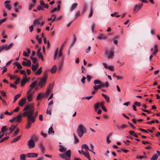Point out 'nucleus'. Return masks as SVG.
Instances as JSON below:
<instances>
[{"label": "nucleus", "mask_w": 160, "mask_h": 160, "mask_svg": "<svg viewBox=\"0 0 160 160\" xmlns=\"http://www.w3.org/2000/svg\"><path fill=\"white\" fill-rule=\"evenodd\" d=\"M23 111H25L23 114L24 116H26L27 117V122L26 128L28 129L31 127L32 123L35 122V118L38 116V112L37 111H36L34 116V109L33 103L26 105Z\"/></svg>", "instance_id": "f257e3e1"}, {"label": "nucleus", "mask_w": 160, "mask_h": 160, "mask_svg": "<svg viewBox=\"0 0 160 160\" xmlns=\"http://www.w3.org/2000/svg\"><path fill=\"white\" fill-rule=\"evenodd\" d=\"M86 129L85 128L82 124H80L78 126L77 131L78 136L80 137H81L84 132H86Z\"/></svg>", "instance_id": "f03ea898"}, {"label": "nucleus", "mask_w": 160, "mask_h": 160, "mask_svg": "<svg viewBox=\"0 0 160 160\" xmlns=\"http://www.w3.org/2000/svg\"><path fill=\"white\" fill-rule=\"evenodd\" d=\"M28 148L29 149L34 148L35 146V143L32 139H30L28 142Z\"/></svg>", "instance_id": "7ed1b4c3"}, {"label": "nucleus", "mask_w": 160, "mask_h": 160, "mask_svg": "<svg viewBox=\"0 0 160 160\" xmlns=\"http://www.w3.org/2000/svg\"><path fill=\"white\" fill-rule=\"evenodd\" d=\"M13 43H11L9 45L8 44H5L3 45H2V50H5L6 51H8L13 46Z\"/></svg>", "instance_id": "20e7f679"}, {"label": "nucleus", "mask_w": 160, "mask_h": 160, "mask_svg": "<svg viewBox=\"0 0 160 160\" xmlns=\"http://www.w3.org/2000/svg\"><path fill=\"white\" fill-rule=\"evenodd\" d=\"M23 114V112L22 114H19L16 117H15V118H16V120L18 123L21 122L22 120V117L26 116H24Z\"/></svg>", "instance_id": "39448f33"}, {"label": "nucleus", "mask_w": 160, "mask_h": 160, "mask_svg": "<svg viewBox=\"0 0 160 160\" xmlns=\"http://www.w3.org/2000/svg\"><path fill=\"white\" fill-rule=\"evenodd\" d=\"M158 45L157 44H155L153 48H152L151 51H152V54L155 55L158 51Z\"/></svg>", "instance_id": "423d86ee"}, {"label": "nucleus", "mask_w": 160, "mask_h": 160, "mask_svg": "<svg viewBox=\"0 0 160 160\" xmlns=\"http://www.w3.org/2000/svg\"><path fill=\"white\" fill-rule=\"evenodd\" d=\"M28 80V79L26 75H25L22 78L21 82V86L22 87L24 86Z\"/></svg>", "instance_id": "0eeeda50"}, {"label": "nucleus", "mask_w": 160, "mask_h": 160, "mask_svg": "<svg viewBox=\"0 0 160 160\" xmlns=\"http://www.w3.org/2000/svg\"><path fill=\"white\" fill-rule=\"evenodd\" d=\"M45 94L44 93H39L37 97V100L38 101H41L42 99L44 97Z\"/></svg>", "instance_id": "6e6552de"}, {"label": "nucleus", "mask_w": 160, "mask_h": 160, "mask_svg": "<svg viewBox=\"0 0 160 160\" xmlns=\"http://www.w3.org/2000/svg\"><path fill=\"white\" fill-rule=\"evenodd\" d=\"M47 82V80L45 79L42 78L41 79L39 82V85L40 86V88H42L45 85Z\"/></svg>", "instance_id": "1a4fd4ad"}, {"label": "nucleus", "mask_w": 160, "mask_h": 160, "mask_svg": "<svg viewBox=\"0 0 160 160\" xmlns=\"http://www.w3.org/2000/svg\"><path fill=\"white\" fill-rule=\"evenodd\" d=\"M142 4H140L138 5H136L134 6L133 11L135 13L137 12L142 7Z\"/></svg>", "instance_id": "9d476101"}, {"label": "nucleus", "mask_w": 160, "mask_h": 160, "mask_svg": "<svg viewBox=\"0 0 160 160\" xmlns=\"http://www.w3.org/2000/svg\"><path fill=\"white\" fill-rule=\"evenodd\" d=\"M106 54L107 55V58L108 59H112L114 56V52L113 49H111L110 52L108 54H107L106 52H105Z\"/></svg>", "instance_id": "9b49d317"}, {"label": "nucleus", "mask_w": 160, "mask_h": 160, "mask_svg": "<svg viewBox=\"0 0 160 160\" xmlns=\"http://www.w3.org/2000/svg\"><path fill=\"white\" fill-rule=\"evenodd\" d=\"M38 154L35 153H28L26 155L28 158H37Z\"/></svg>", "instance_id": "f8f14e48"}, {"label": "nucleus", "mask_w": 160, "mask_h": 160, "mask_svg": "<svg viewBox=\"0 0 160 160\" xmlns=\"http://www.w3.org/2000/svg\"><path fill=\"white\" fill-rule=\"evenodd\" d=\"M42 18V17H41L39 18L35 19L33 22V25L35 26L36 25H39L40 24V19Z\"/></svg>", "instance_id": "ddd939ff"}, {"label": "nucleus", "mask_w": 160, "mask_h": 160, "mask_svg": "<svg viewBox=\"0 0 160 160\" xmlns=\"http://www.w3.org/2000/svg\"><path fill=\"white\" fill-rule=\"evenodd\" d=\"M26 100L25 98H23L21 99L19 102V105L21 107L23 106L26 102Z\"/></svg>", "instance_id": "4468645a"}, {"label": "nucleus", "mask_w": 160, "mask_h": 160, "mask_svg": "<svg viewBox=\"0 0 160 160\" xmlns=\"http://www.w3.org/2000/svg\"><path fill=\"white\" fill-rule=\"evenodd\" d=\"M104 84H101V85H95L93 88L95 90H97L98 89H101L102 87H104Z\"/></svg>", "instance_id": "2eb2a0df"}, {"label": "nucleus", "mask_w": 160, "mask_h": 160, "mask_svg": "<svg viewBox=\"0 0 160 160\" xmlns=\"http://www.w3.org/2000/svg\"><path fill=\"white\" fill-rule=\"evenodd\" d=\"M65 57H62V58L59 64V69H62L63 67Z\"/></svg>", "instance_id": "dca6fc26"}, {"label": "nucleus", "mask_w": 160, "mask_h": 160, "mask_svg": "<svg viewBox=\"0 0 160 160\" xmlns=\"http://www.w3.org/2000/svg\"><path fill=\"white\" fill-rule=\"evenodd\" d=\"M108 38V36L105 34H101L98 36L97 38L100 40L106 39Z\"/></svg>", "instance_id": "f3484780"}, {"label": "nucleus", "mask_w": 160, "mask_h": 160, "mask_svg": "<svg viewBox=\"0 0 160 160\" xmlns=\"http://www.w3.org/2000/svg\"><path fill=\"white\" fill-rule=\"evenodd\" d=\"M40 4L44 8H48V4L44 3V1L42 0H41L40 1Z\"/></svg>", "instance_id": "a211bd4d"}, {"label": "nucleus", "mask_w": 160, "mask_h": 160, "mask_svg": "<svg viewBox=\"0 0 160 160\" xmlns=\"http://www.w3.org/2000/svg\"><path fill=\"white\" fill-rule=\"evenodd\" d=\"M82 152L84 156L88 159V160H91L90 156L88 152H85L83 151L82 150Z\"/></svg>", "instance_id": "6ab92c4d"}, {"label": "nucleus", "mask_w": 160, "mask_h": 160, "mask_svg": "<svg viewBox=\"0 0 160 160\" xmlns=\"http://www.w3.org/2000/svg\"><path fill=\"white\" fill-rule=\"evenodd\" d=\"M42 67H40L35 72V75L37 76L40 75L42 72Z\"/></svg>", "instance_id": "aec40b11"}, {"label": "nucleus", "mask_w": 160, "mask_h": 160, "mask_svg": "<svg viewBox=\"0 0 160 160\" xmlns=\"http://www.w3.org/2000/svg\"><path fill=\"white\" fill-rule=\"evenodd\" d=\"M71 151L70 150H68L66 152L65 155L67 156V158H68V159H69V160H71Z\"/></svg>", "instance_id": "412c9836"}, {"label": "nucleus", "mask_w": 160, "mask_h": 160, "mask_svg": "<svg viewBox=\"0 0 160 160\" xmlns=\"http://www.w3.org/2000/svg\"><path fill=\"white\" fill-rule=\"evenodd\" d=\"M52 87V85H51L50 84H49V86L48 87L47 90L46 92V93L45 94V95L46 96H47L48 94L49 93Z\"/></svg>", "instance_id": "4be33fe9"}, {"label": "nucleus", "mask_w": 160, "mask_h": 160, "mask_svg": "<svg viewBox=\"0 0 160 160\" xmlns=\"http://www.w3.org/2000/svg\"><path fill=\"white\" fill-rule=\"evenodd\" d=\"M39 147L42 152L44 153L45 150V148L42 143H40L39 144Z\"/></svg>", "instance_id": "5701e85b"}, {"label": "nucleus", "mask_w": 160, "mask_h": 160, "mask_svg": "<svg viewBox=\"0 0 160 160\" xmlns=\"http://www.w3.org/2000/svg\"><path fill=\"white\" fill-rule=\"evenodd\" d=\"M38 81L37 80H35L32 82V83L30 85L29 87L34 88L38 84Z\"/></svg>", "instance_id": "b1692460"}, {"label": "nucleus", "mask_w": 160, "mask_h": 160, "mask_svg": "<svg viewBox=\"0 0 160 160\" xmlns=\"http://www.w3.org/2000/svg\"><path fill=\"white\" fill-rule=\"evenodd\" d=\"M102 95L105 99L107 102H110L109 98L108 95L104 93H102Z\"/></svg>", "instance_id": "393cba45"}, {"label": "nucleus", "mask_w": 160, "mask_h": 160, "mask_svg": "<svg viewBox=\"0 0 160 160\" xmlns=\"http://www.w3.org/2000/svg\"><path fill=\"white\" fill-rule=\"evenodd\" d=\"M13 64L16 66L18 69H21L22 68V66L18 62H15L13 63Z\"/></svg>", "instance_id": "a878e982"}, {"label": "nucleus", "mask_w": 160, "mask_h": 160, "mask_svg": "<svg viewBox=\"0 0 160 160\" xmlns=\"http://www.w3.org/2000/svg\"><path fill=\"white\" fill-rule=\"evenodd\" d=\"M21 137V135H19L17 136V137L14 138L13 139L12 141L11 142L13 143L17 142L20 139Z\"/></svg>", "instance_id": "bb28decb"}, {"label": "nucleus", "mask_w": 160, "mask_h": 160, "mask_svg": "<svg viewBox=\"0 0 160 160\" xmlns=\"http://www.w3.org/2000/svg\"><path fill=\"white\" fill-rule=\"evenodd\" d=\"M82 149H85L86 150H88L90 151H92L91 149H89L88 146L86 144H83L82 147Z\"/></svg>", "instance_id": "cd10ccee"}, {"label": "nucleus", "mask_w": 160, "mask_h": 160, "mask_svg": "<svg viewBox=\"0 0 160 160\" xmlns=\"http://www.w3.org/2000/svg\"><path fill=\"white\" fill-rule=\"evenodd\" d=\"M52 108V106L48 107L46 111V113L47 114H49L50 115H51Z\"/></svg>", "instance_id": "c85d7f7f"}, {"label": "nucleus", "mask_w": 160, "mask_h": 160, "mask_svg": "<svg viewBox=\"0 0 160 160\" xmlns=\"http://www.w3.org/2000/svg\"><path fill=\"white\" fill-rule=\"evenodd\" d=\"M48 133L49 134L52 133L53 134L54 133V131L53 130L52 126H51L50 128H49L48 130Z\"/></svg>", "instance_id": "c756f323"}, {"label": "nucleus", "mask_w": 160, "mask_h": 160, "mask_svg": "<svg viewBox=\"0 0 160 160\" xmlns=\"http://www.w3.org/2000/svg\"><path fill=\"white\" fill-rule=\"evenodd\" d=\"M57 67L55 65H54L52 68L51 72L52 73H54L57 70Z\"/></svg>", "instance_id": "7c9ffc66"}, {"label": "nucleus", "mask_w": 160, "mask_h": 160, "mask_svg": "<svg viewBox=\"0 0 160 160\" xmlns=\"http://www.w3.org/2000/svg\"><path fill=\"white\" fill-rule=\"evenodd\" d=\"M94 84L95 85L97 84H99L101 85V84H104L102 83L100 80L99 79H96L94 80L93 82Z\"/></svg>", "instance_id": "2f4dec72"}, {"label": "nucleus", "mask_w": 160, "mask_h": 160, "mask_svg": "<svg viewBox=\"0 0 160 160\" xmlns=\"http://www.w3.org/2000/svg\"><path fill=\"white\" fill-rule=\"evenodd\" d=\"M66 150L67 148L62 146H61L60 148L59 149V151L61 152H63L64 151H66Z\"/></svg>", "instance_id": "473e14b6"}, {"label": "nucleus", "mask_w": 160, "mask_h": 160, "mask_svg": "<svg viewBox=\"0 0 160 160\" xmlns=\"http://www.w3.org/2000/svg\"><path fill=\"white\" fill-rule=\"evenodd\" d=\"M21 96V94H18L15 96L13 103H15L17 100Z\"/></svg>", "instance_id": "72a5a7b5"}, {"label": "nucleus", "mask_w": 160, "mask_h": 160, "mask_svg": "<svg viewBox=\"0 0 160 160\" xmlns=\"http://www.w3.org/2000/svg\"><path fill=\"white\" fill-rule=\"evenodd\" d=\"M37 54L38 57L39 58H40L41 60L42 61H44V59H43V57L42 53L40 52H37Z\"/></svg>", "instance_id": "f704fd0d"}, {"label": "nucleus", "mask_w": 160, "mask_h": 160, "mask_svg": "<svg viewBox=\"0 0 160 160\" xmlns=\"http://www.w3.org/2000/svg\"><path fill=\"white\" fill-rule=\"evenodd\" d=\"M25 154H22L20 155V160H26V156Z\"/></svg>", "instance_id": "c9c22d12"}, {"label": "nucleus", "mask_w": 160, "mask_h": 160, "mask_svg": "<svg viewBox=\"0 0 160 160\" xmlns=\"http://www.w3.org/2000/svg\"><path fill=\"white\" fill-rule=\"evenodd\" d=\"M8 75L9 76L10 79L11 80H14L15 79H16L17 78V76H15L14 75L8 74Z\"/></svg>", "instance_id": "e433bc0d"}, {"label": "nucleus", "mask_w": 160, "mask_h": 160, "mask_svg": "<svg viewBox=\"0 0 160 160\" xmlns=\"http://www.w3.org/2000/svg\"><path fill=\"white\" fill-rule=\"evenodd\" d=\"M17 125H12L11 128H9V130L11 131L10 133H11L12 131L15 129Z\"/></svg>", "instance_id": "4c0bfd02"}, {"label": "nucleus", "mask_w": 160, "mask_h": 160, "mask_svg": "<svg viewBox=\"0 0 160 160\" xmlns=\"http://www.w3.org/2000/svg\"><path fill=\"white\" fill-rule=\"evenodd\" d=\"M93 11L92 8V7H91V8H90V13L88 16V18H90L92 17V15H93Z\"/></svg>", "instance_id": "58836bf2"}, {"label": "nucleus", "mask_w": 160, "mask_h": 160, "mask_svg": "<svg viewBox=\"0 0 160 160\" xmlns=\"http://www.w3.org/2000/svg\"><path fill=\"white\" fill-rule=\"evenodd\" d=\"M59 156L62 158L66 160H71L69 159H68L66 155L64 154H59Z\"/></svg>", "instance_id": "ea45409f"}, {"label": "nucleus", "mask_w": 160, "mask_h": 160, "mask_svg": "<svg viewBox=\"0 0 160 160\" xmlns=\"http://www.w3.org/2000/svg\"><path fill=\"white\" fill-rule=\"evenodd\" d=\"M77 6L78 4L77 3H74L73 4L71 7V10L72 11H73L77 7Z\"/></svg>", "instance_id": "a19ab883"}, {"label": "nucleus", "mask_w": 160, "mask_h": 160, "mask_svg": "<svg viewBox=\"0 0 160 160\" xmlns=\"http://www.w3.org/2000/svg\"><path fill=\"white\" fill-rule=\"evenodd\" d=\"M30 139H32L33 141L34 142L37 141L38 139V138L36 136H33Z\"/></svg>", "instance_id": "79ce46f5"}, {"label": "nucleus", "mask_w": 160, "mask_h": 160, "mask_svg": "<svg viewBox=\"0 0 160 160\" xmlns=\"http://www.w3.org/2000/svg\"><path fill=\"white\" fill-rule=\"evenodd\" d=\"M44 77L42 78L45 79L47 80L48 77V71H46L45 72L43 73Z\"/></svg>", "instance_id": "37998d69"}, {"label": "nucleus", "mask_w": 160, "mask_h": 160, "mask_svg": "<svg viewBox=\"0 0 160 160\" xmlns=\"http://www.w3.org/2000/svg\"><path fill=\"white\" fill-rule=\"evenodd\" d=\"M19 132V129L18 128L16 129V130L14 132L13 134L12 135V137H13L17 135L18 133Z\"/></svg>", "instance_id": "c03bdc74"}, {"label": "nucleus", "mask_w": 160, "mask_h": 160, "mask_svg": "<svg viewBox=\"0 0 160 160\" xmlns=\"http://www.w3.org/2000/svg\"><path fill=\"white\" fill-rule=\"evenodd\" d=\"M158 157V155L156 154H155L152 157L151 160H156Z\"/></svg>", "instance_id": "a18cd8bd"}, {"label": "nucleus", "mask_w": 160, "mask_h": 160, "mask_svg": "<svg viewBox=\"0 0 160 160\" xmlns=\"http://www.w3.org/2000/svg\"><path fill=\"white\" fill-rule=\"evenodd\" d=\"M96 27V25L95 23H92V26H91V30L92 32H94L95 29Z\"/></svg>", "instance_id": "49530a36"}, {"label": "nucleus", "mask_w": 160, "mask_h": 160, "mask_svg": "<svg viewBox=\"0 0 160 160\" xmlns=\"http://www.w3.org/2000/svg\"><path fill=\"white\" fill-rule=\"evenodd\" d=\"M32 95L30 94L28 96V99L29 102H31L32 100Z\"/></svg>", "instance_id": "de8ad7c7"}, {"label": "nucleus", "mask_w": 160, "mask_h": 160, "mask_svg": "<svg viewBox=\"0 0 160 160\" xmlns=\"http://www.w3.org/2000/svg\"><path fill=\"white\" fill-rule=\"evenodd\" d=\"M100 104L99 102H98L96 103L94 105V107H95L96 109H98L100 107Z\"/></svg>", "instance_id": "09e8293b"}, {"label": "nucleus", "mask_w": 160, "mask_h": 160, "mask_svg": "<svg viewBox=\"0 0 160 160\" xmlns=\"http://www.w3.org/2000/svg\"><path fill=\"white\" fill-rule=\"evenodd\" d=\"M58 48H57L56 50V51L55 52V53L54 54V60H55L57 56V55L58 53Z\"/></svg>", "instance_id": "8fccbe9b"}, {"label": "nucleus", "mask_w": 160, "mask_h": 160, "mask_svg": "<svg viewBox=\"0 0 160 160\" xmlns=\"http://www.w3.org/2000/svg\"><path fill=\"white\" fill-rule=\"evenodd\" d=\"M117 12H115L111 14V16L112 17H115L117 18H118L120 16L119 15H117Z\"/></svg>", "instance_id": "3c124183"}, {"label": "nucleus", "mask_w": 160, "mask_h": 160, "mask_svg": "<svg viewBox=\"0 0 160 160\" xmlns=\"http://www.w3.org/2000/svg\"><path fill=\"white\" fill-rule=\"evenodd\" d=\"M74 142L75 143H77L79 142V140L77 138L76 136L74 134Z\"/></svg>", "instance_id": "603ef678"}, {"label": "nucleus", "mask_w": 160, "mask_h": 160, "mask_svg": "<svg viewBox=\"0 0 160 160\" xmlns=\"http://www.w3.org/2000/svg\"><path fill=\"white\" fill-rule=\"evenodd\" d=\"M37 69V68L36 67V66H35V65L34 64H32V69L33 71H35Z\"/></svg>", "instance_id": "864d4df0"}, {"label": "nucleus", "mask_w": 160, "mask_h": 160, "mask_svg": "<svg viewBox=\"0 0 160 160\" xmlns=\"http://www.w3.org/2000/svg\"><path fill=\"white\" fill-rule=\"evenodd\" d=\"M5 30H3L2 32V35L3 36V38H6L7 37V36L5 34Z\"/></svg>", "instance_id": "5fc2aeb1"}, {"label": "nucleus", "mask_w": 160, "mask_h": 160, "mask_svg": "<svg viewBox=\"0 0 160 160\" xmlns=\"http://www.w3.org/2000/svg\"><path fill=\"white\" fill-rule=\"evenodd\" d=\"M41 134L44 138H46L48 136V134L47 133H45L42 131L41 132Z\"/></svg>", "instance_id": "6e6d98bb"}, {"label": "nucleus", "mask_w": 160, "mask_h": 160, "mask_svg": "<svg viewBox=\"0 0 160 160\" xmlns=\"http://www.w3.org/2000/svg\"><path fill=\"white\" fill-rule=\"evenodd\" d=\"M81 70L82 73H86V68L83 67V66H82L81 67Z\"/></svg>", "instance_id": "4d7b16f0"}, {"label": "nucleus", "mask_w": 160, "mask_h": 160, "mask_svg": "<svg viewBox=\"0 0 160 160\" xmlns=\"http://www.w3.org/2000/svg\"><path fill=\"white\" fill-rule=\"evenodd\" d=\"M20 79V78H17L16 81L14 82V83L15 84H18L19 83Z\"/></svg>", "instance_id": "13d9d810"}, {"label": "nucleus", "mask_w": 160, "mask_h": 160, "mask_svg": "<svg viewBox=\"0 0 160 160\" xmlns=\"http://www.w3.org/2000/svg\"><path fill=\"white\" fill-rule=\"evenodd\" d=\"M6 126H3L1 128V131L2 133H4L6 130Z\"/></svg>", "instance_id": "bf43d9fd"}, {"label": "nucleus", "mask_w": 160, "mask_h": 160, "mask_svg": "<svg viewBox=\"0 0 160 160\" xmlns=\"http://www.w3.org/2000/svg\"><path fill=\"white\" fill-rule=\"evenodd\" d=\"M33 26H34L32 24L29 27V28L30 32H32L33 31Z\"/></svg>", "instance_id": "052dcab7"}, {"label": "nucleus", "mask_w": 160, "mask_h": 160, "mask_svg": "<svg viewBox=\"0 0 160 160\" xmlns=\"http://www.w3.org/2000/svg\"><path fill=\"white\" fill-rule=\"evenodd\" d=\"M5 7L9 10H10L11 9V5L10 4L6 5Z\"/></svg>", "instance_id": "680f3d73"}, {"label": "nucleus", "mask_w": 160, "mask_h": 160, "mask_svg": "<svg viewBox=\"0 0 160 160\" xmlns=\"http://www.w3.org/2000/svg\"><path fill=\"white\" fill-rule=\"evenodd\" d=\"M61 1H58V11H59L60 10V5L61 4Z\"/></svg>", "instance_id": "e2e57ef3"}, {"label": "nucleus", "mask_w": 160, "mask_h": 160, "mask_svg": "<svg viewBox=\"0 0 160 160\" xmlns=\"http://www.w3.org/2000/svg\"><path fill=\"white\" fill-rule=\"evenodd\" d=\"M66 44V42H64L62 44L61 47L60 49L61 51H62L63 48L64 47L65 45Z\"/></svg>", "instance_id": "0e129e2a"}, {"label": "nucleus", "mask_w": 160, "mask_h": 160, "mask_svg": "<svg viewBox=\"0 0 160 160\" xmlns=\"http://www.w3.org/2000/svg\"><path fill=\"white\" fill-rule=\"evenodd\" d=\"M128 127V125L125 124H123L120 127L122 129Z\"/></svg>", "instance_id": "69168bd1"}, {"label": "nucleus", "mask_w": 160, "mask_h": 160, "mask_svg": "<svg viewBox=\"0 0 160 160\" xmlns=\"http://www.w3.org/2000/svg\"><path fill=\"white\" fill-rule=\"evenodd\" d=\"M23 55L24 56L26 57L29 56L28 54L26 51H23Z\"/></svg>", "instance_id": "338daca9"}, {"label": "nucleus", "mask_w": 160, "mask_h": 160, "mask_svg": "<svg viewBox=\"0 0 160 160\" xmlns=\"http://www.w3.org/2000/svg\"><path fill=\"white\" fill-rule=\"evenodd\" d=\"M86 79V78L85 77H83L82 78L81 80V81L83 84H84L85 83V80Z\"/></svg>", "instance_id": "774afa93"}]
</instances>
